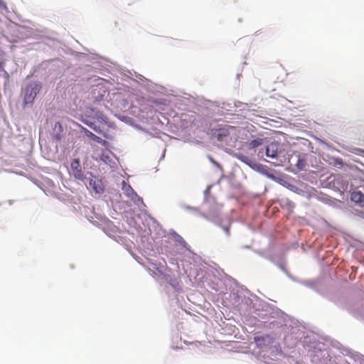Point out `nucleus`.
Masks as SVG:
<instances>
[{"instance_id":"1","label":"nucleus","mask_w":364,"mask_h":364,"mask_svg":"<svg viewBox=\"0 0 364 364\" xmlns=\"http://www.w3.org/2000/svg\"><path fill=\"white\" fill-rule=\"evenodd\" d=\"M41 89V84L33 82L28 85L24 90L23 105H31Z\"/></svg>"},{"instance_id":"2","label":"nucleus","mask_w":364,"mask_h":364,"mask_svg":"<svg viewBox=\"0 0 364 364\" xmlns=\"http://www.w3.org/2000/svg\"><path fill=\"white\" fill-rule=\"evenodd\" d=\"M70 168L73 173V176L75 179L79 181H83L85 179V176L82 170V167L80 163L79 159H74L72 160L70 164Z\"/></svg>"},{"instance_id":"3","label":"nucleus","mask_w":364,"mask_h":364,"mask_svg":"<svg viewBox=\"0 0 364 364\" xmlns=\"http://www.w3.org/2000/svg\"><path fill=\"white\" fill-rule=\"evenodd\" d=\"M254 341L257 348H262L269 346L273 342V338L268 334L254 337Z\"/></svg>"},{"instance_id":"4","label":"nucleus","mask_w":364,"mask_h":364,"mask_svg":"<svg viewBox=\"0 0 364 364\" xmlns=\"http://www.w3.org/2000/svg\"><path fill=\"white\" fill-rule=\"evenodd\" d=\"M122 189L126 196H127L132 200H134V201H136V199L138 200H141V198L138 196V195L134 191V189L132 188V186L129 184L127 183L125 181H122Z\"/></svg>"},{"instance_id":"5","label":"nucleus","mask_w":364,"mask_h":364,"mask_svg":"<svg viewBox=\"0 0 364 364\" xmlns=\"http://www.w3.org/2000/svg\"><path fill=\"white\" fill-rule=\"evenodd\" d=\"M90 186L96 193H101L104 191V186L100 179H90Z\"/></svg>"},{"instance_id":"6","label":"nucleus","mask_w":364,"mask_h":364,"mask_svg":"<svg viewBox=\"0 0 364 364\" xmlns=\"http://www.w3.org/2000/svg\"><path fill=\"white\" fill-rule=\"evenodd\" d=\"M266 155L272 159L277 158L278 156V145L274 143L269 144L266 148Z\"/></svg>"},{"instance_id":"7","label":"nucleus","mask_w":364,"mask_h":364,"mask_svg":"<svg viewBox=\"0 0 364 364\" xmlns=\"http://www.w3.org/2000/svg\"><path fill=\"white\" fill-rule=\"evenodd\" d=\"M350 199L355 203L359 204L360 206L364 205V194L360 191H354L350 195Z\"/></svg>"},{"instance_id":"8","label":"nucleus","mask_w":364,"mask_h":364,"mask_svg":"<svg viewBox=\"0 0 364 364\" xmlns=\"http://www.w3.org/2000/svg\"><path fill=\"white\" fill-rule=\"evenodd\" d=\"M85 132L87 136L90 137L94 141H95L102 145H105V144L107 143V141L105 140L102 139L100 137L96 136L95 134H94L93 133H92L91 132H90L87 129H85Z\"/></svg>"},{"instance_id":"9","label":"nucleus","mask_w":364,"mask_h":364,"mask_svg":"<svg viewBox=\"0 0 364 364\" xmlns=\"http://www.w3.org/2000/svg\"><path fill=\"white\" fill-rule=\"evenodd\" d=\"M215 134L216 135L217 138L220 140L224 136H227L229 134V132L226 128H219L215 130Z\"/></svg>"},{"instance_id":"10","label":"nucleus","mask_w":364,"mask_h":364,"mask_svg":"<svg viewBox=\"0 0 364 364\" xmlns=\"http://www.w3.org/2000/svg\"><path fill=\"white\" fill-rule=\"evenodd\" d=\"M262 142H263V139H257L252 140L250 142V148H251V149L257 148L259 146L262 145Z\"/></svg>"},{"instance_id":"11","label":"nucleus","mask_w":364,"mask_h":364,"mask_svg":"<svg viewBox=\"0 0 364 364\" xmlns=\"http://www.w3.org/2000/svg\"><path fill=\"white\" fill-rule=\"evenodd\" d=\"M305 165V161L303 159H299L296 164V166L299 169L301 170L304 168Z\"/></svg>"},{"instance_id":"12","label":"nucleus","mask_w":364,"mask_h":364,"mask_svg":"<svg viewBox=\"0 0 364 364\" xmlns=\"http://www.w3.org/2000/svg\"><path fill=\"white\" fill-rule=\"evenodd\" d=\"M0 7L6 8V4L2 0H0Z\"/></svg>"},{"instance_id":"13","label":"nucleus","mask_w":364,"mask_h":364,"mask_svg":"<svg viewBox=\"0 0 364 364\" xmlns=\"http://www.w3.org/2000/svg\"><path fill=\"white\" fill-rule=\"evenodd\" d=\"M86 124H87L90 127L94 129L95 130H96V129L95 127H92V125L93 124L92 123H88L87 122H85Z\"/></svg>"},{"instance_id":"14","label":"nucleus","mask_w":364,"mask_h":364,"mask_svg":"<svg viewBox=\"0 0 364 364\" xmlns=\"http://www.w3.org/2000/svg\"><path fill=\"white\" fill-rule=\"evenodd\" d=\"M1 71H4V67H3V64L1 63H0V73Z\"/></svg>"},{"instance_id":"15","label":"nucleus","mask_w":364,"mask_h":364,"mask_svg":"<svg viewBox=\"0 0 364 364\" xmlns=\"http://www.w3.org/2000/svg\"><path fill=\"white\" fill-rule=\"evenodd\" d=\"M225 231L226 232V233L228 235H229V228H225Z\"/></svg>"}]
</instances>
